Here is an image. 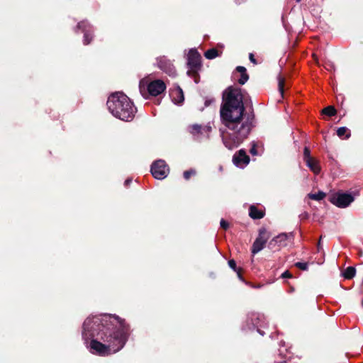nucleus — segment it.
Wrapping results in <instances>:
<instances>
[{"instance_id":"nucleus-1","label":"nucleus","mask_w":363,"mask_h":363,"mask_svg":"<svg viewBox=\"0 0 363 363\" xmlns=\"http://www.w3.org/2000/svg\"><path fill=\"white\" fill-rule=\"evenodd\" d=\"M82 328L83 338L91 340V352L100 356L118 352L125 346L130 335V325L116 315L88 317Z\"/></svg>"},{"instance_id":"nucleus-2","label":"nucleus","mask_w":363,"mask_h":363,"mask_svg":"<svg viewBox=\"0 0 363 363\" xmlns=\"http://www.w3.org/2000/svg\"><path fill=\"white\" fill-rule=\"evenodd\" d=\"M242 92H223V103L220 109L222 123L232 130L223 137L224 145L229 150L238 147L249 135L254 115L245 116Z\"/></svg>"},{"instance_id":"nucleus-3","label":"nucleus","mask_w":363,"mask_h":363,"mask_svg":"<svg viewBox=\"0 0 363 363\" xmlns=\"http://www.w3.org/2000/svg\"><path fill=\"white\" fill-rule=\"evenodd\" d=\"M106 105L115 117L125 121H132L136 112L133 103L124 92H112Z\"/></svg>"},{"instance_id":"nucleus-4","label":"nucleus","mask_w":363,"mask_h":363,"mask_svg":"<svg viewBox=\"0 0 363 363\" xmlns=\"http://www.w3.org/2000/svg\"><path fill=\"white\" fill-rule=\"evenodd\" d=\"M201 55L196 49H191L188 53L187 65L188 75L194 78L195 83H198V71L201 69Z\"/></svg>"},{"instance_id":"nucleus-5","label":"nucleus","mask_w":363,"mask_h":363,"mask_svg":"<svg viewBox=\"0 0 363 363\" xmlns=\"http://www.w3.org/2000/svg\"><path fill=\"white\" fill-rule=\"evenodd\" d=\"M270 237L271 233L269 231H268L264 227L260 228L258 231V236L254 241L251 247V252L252 255H255L260 252L264 247Z\"/></svg>"},{"instance_id":"nucleus-6","label":"nucleus","mask_w":363,"mask_h":363,"mask_svg":"<svg viewBox=\"0 0 363 363\" xmlns=\"http://www.w3.org/2000/svg\"><path fill=\"white\" fill-rule=\"evenodd\" d=\"M169 171L168 165L162 160L154 162L151 165V174L157 179H163L167 177Z\"/></svg>"},{"instance_id":"nucleus-7","label":"nucleus","mask_w":363,"mask_h":363,"mask_svg":"<svg viewBox=\"0 0 363 363\" xmlns=\"http://www.w3.org/2000/svg\"><path fill=\"white\" fill-rule=\"evenodd\" d=\"M329 201L339 208H345L354 201V197L350 194L337 193L333 194Z\"/></svg>"},{"instance_id":"nucleus-8","label":"nucleus","mask_w":363,"mask_h":363,"mask_svg":"<svg viewBox=\"0 0 363 363\" xmlns=\"http://www.w3.org/2000/svg\"><path fill=\"white\" fill-rule=\"evenodd\" d=\"M140 91H144L147 87V91H165L166 85L162 80L157 79L150 82L148 78H144L140 80Z\"/></svg>"},{"instance_id":"nucleus-9","label":"nucleus","mask_w":363,"mask_h":363,"mask_svg":"<svg viewBox=\"0 0 363 363\" xmlns=\"http://www.w3.org/2000/svg\"><path fill=\"white\" fill-rule=\"evenodd\" d=\"M287 239L286 233H280L269 242L267 247L272 250H279L281 247L286 245Z\"/></svg>"},{"instance_id":"nucleus-10","label":"nucleus","mask_w":363,"mask_h":363,"mask_svg":"<svg viewBox=\"0 0 363 363\" xmlns=\"http://www.w3.org/2000/svg\"><path fill=\"white\" fill-rule=\"evenodd\" d=\"M233 162L238 167L242 164L246 165L250 162V157L246 154L245 150L241 149L233 155Z\"/></svg>"},{"instance_id":"nucleus-11","label":"nucleus","mask_w":363,"mask_h":363,"mask_svg":"<svg viewBox=\"0 0 363 363\" xmlns=\"http://www.w3.org/2000/svg\"><path fill=\"white\" fill-rule=\"evenodd\" d=\"M189 132L193 135H202L203 133H209L211 130V126H202L199 124L190 125L188 127Z\"/></svg>"},{"instance_id":"nucleus-12","label":"nucleus","mask_w":363,"mask_h":363,"mask_svg":"<svg viewBox=\"0 0 363 363\" xmlns=\"http://www.w3.org/2000/svg\"><path fill=\"white\" fill-rule=\"evenodd\" d=\"M77 27H78V28L82 29V31L84 33V44L88 45L92 39V36H91V33H89V31H90L89 24L86 21H82L78 23Z\"/></svg>"},{"instance_id":"nucleus-13","label":"nucleus","mask_w":363,"mask_h":363,"mask_svg":"<svg viewBox=\"0 0 363 363\" xmlns=\"http://www.w3.org/2000/svg\"><path fill=\"white\" fill-rule=\"evenodd\" d=\"M145 99L153 101L155 104H160V99L165 92H140Z\"/></svg>"},{"instance_id":"nucleus-14","label":"nucleus","mask_w":363,"mask_h":363,"mask_svg":"<svg viewBox=\"0 0 363 363\" xmlns=\"http://www.w3.org/2000/svg\"><path fill=\"white\" fill-rule=\"evenodd\" d=\"M265 215L264 211L258 209L257 207L255 205H251L249 208V216L251 218L256 220V219H261Z\"/></svg>"},{"instance_id":"nucleus-15","label":"nucleus","mask_w":363,"mask_h":363,"mask_svg":"<svg viewBox=\"0 0 363 363\" xmlns=\"http://www.w3.org/2000/svg\"><path fill=\"white\" fill-rule=\"evenodd\" d=\"M169 96L172 102L177 105H180L184 100V92H169Z\"/></svg>"},{"instance_id":"nucleus-16","label":"nucleus","mask_w":363,"mask_h":363,"mask_svg":"<svg viewBox=\"0 0 363 363\" xmlns=\"http://www.w3.org/2000/svg\"><path fill=\"white\" fill-rule=\"evenodd\" d=\"M305 162L307 167L315 174H318L320 172V167L313 157H311L309 160H305Z\"/></svg>"},{"instance_id":"nucleus-17","label":"nucleus","mask_w":363,"mask_h":363,"mask_svg":"<svg viewBox=\"0 0 363 363\" xmlns=\"http://www.w3.org/2000/svg\"><path fill=\"white\" fill-rule=\"evenodd\" d=\"M237 71L240 74V77L238 79L240 84H244L248 80V75L246 73V69L244 67L239 66Z\"/></svg>"},{"instance_id":"nucleus-18","label":"nucleus","mask_w":363,"mask_h":363,"mask_svg":"<svg viewBox=\"0 0 363 363\" xmlns=\"http://www.w3.org/2000/svg\"><path fill=\"white\" fill-rule=\"evenodd\" d=\"M356 273V269L354 267L350 266L347 267L342 272V276L346 279H352Z\"/></svg>"},{"instance_id":"nucleus-19","label":"nucleus","mask_w":363,"mask_h":363,"mask_svg":"<svg viewBox=\"0 0 363 363\" xmlns=\"http://www.w3.org/2000/svg\"><path fill=\"white\" fill-rule=\"evenodd\" d=\"M337 135L340 138L345 135V138L348 139L351 136L350 130L346 127H340L337 130Z\"/></svg>"},{"instance_id":"nucleus-20","label":"nucleus","mask_w":363,"mask_h":363,"mask_svg":"<svg viewBox=\"0 0 363 363\" xmlns=\"http://www.w3.org/2000/svg\"><path fill=\"white\" fill-rule=\"evenodd\" d=\"M308 196L309 199L315 201H320L323 199L326 196V194L323 191H319L318 193L315 194H308Z\"/></svg>"},{"instance_id":"nucleus-21","label":"nucleus","mask_w":363,"mask_h":363,"mask_svg":"<svg viewBox=\"0 0 363 363\" xmlns=\"http://www.w3.org/2000/svg\"><path fill=\"white\" fill-rule=\"evenodd\" d=\"M322 114L328 116H334L337 113V111L333 106H328L323 108L321 111Z\"/></svg>"},{"instance_id":"nucleus-22","label":"nucleus","mask_w":363,"mask_h":363,"mask_svg":"<svg viewBox=\"0 0 363 363\" xmlns=\"http://www.w3.org/2000/svg\"><path fill=\"white\" fill-rule=\"evenodd\" d=\"M204 56L207 59L212 60L218 56V52L215 48L209 49L205 52Z\"/></svg>"},{"instance_id":"nucleus-23","label":"nucleus","mask_w":363,"mask_h":363,"mask_svg":"<svg viewBox=\"0 0 363 363\" xmlns=\"http://www.w3.org/2000/svg\"><path fill=\"white\" fill-rule=\"evenodd\" d=\"M278 91H284V89H289V87L286 84L285 79L279 76L278 78Z\"/></svg>"},{"instance_id":"nucleus-24","label":"nucleus","mask_w":363,"mask_h":363,"mask_svg":"<svg viewBox=\"0 0 363 363\" xmlns=\"http://www.w3.org/2000/svg\"><path fill=\"white\" fill-rule=\"evenodd\" d=\"M196 172L194 169H190L189 170L184 171L183 173L184 178L186 180H189L191 176H194Z\"/></svg>"},{"instance_id":"nucleus-25","label":"nucleus","mask_w":363,"mask_h":363,"mask_svg":"<svg viewBox=\"0 0 363 363\" xmlns=\"http://www.w3.org/2000/svg\"><path fill=\"white\" fill-rule=\"evenodd\" d=\"M294 266L296 267H297L298 269L303 270V271L308 270V265L307 262H298L294 264Z\"/></svg>"},{"instance_id":"nucleus-26","label":"nucleus","mask_w":363,"mask_h":363,"mask_svg":"<svg viewBox=\"0 0 363 363\" xmlns=\"http://www.w3.org/2000/svg\"><path fill=\"white\" fill-rule=\"evenodd\" d=\"M312 157L311 156V151L309 147H305L303 150V160H309Z\"/></svg>"},{"instance_id":"nucleus-27","label":"nucleus","mask_w":363,"mask_h":363,"mask_svg":"<svg viewBox=\"0 0 363 363\" xmlns=\"http://www.w3.org/2000/svg\"><path fill=\"white\" fill-rule=\"evenodd\" d=\"M220 227L225 230L229 228L228 222L223 218L220 220Z\"/></svg>"},{"instance_id":"nucleus-28","label":"nucleus","mask_w":363,"mask_h":363,"mask_svg":"<svg viewBox=\"0 0 363 363\" xmlns=\"http://www.w3.org/2000/svg\"><path fill=\"white\" fill-rule=\"evenodd\" d=\"M228 265L234 271H237V269H238V268H237L236 262L234 259H230L228 261Z\"/></svg>"},{"instance_id":"nucleus-29","label":"nucleus","mask_w":363,"mask_h":363,"mask_svg":"<svg viewBox=\"0 0 363 363\" xmlns=\"http://www.w3.org/2000/svg\"><path fill=\"white\" fill-rule=\"evenodd\" d=\"M324 67L328 71H332L334 69V65L330 62H325Z\"/></svg>"},{"instance_id":"nucleus-30","label":"nucleus","mask_w":363,"mask_h":363,"mask_svg":"<svg viewBox=\"0 0 363 363\" xmlns=\"http://www.w3.org/2000/svg\"><path fill=\"white\" fill-rule=\"evenodd\" d=\"M250 152L252 155H257V146H256V145L255 143H253L252 147L250 148Z\"/></svg>"},{"instance_id":"nucleus-31","label":"nucleus","mask_w":363,"mask_h":363,"mask_svg":"<svg viewBox=\"0 0 363 363\" xmlns=\"http://www.w3.org/2000/svg\"><path fill=\"white\" fill-rule=\"evenodd\" d=\"M281 278H291L292 274L288 270L285 271L281 276Z\"/></svg>"},{"instance_id":"nucleus-32","label":"nucleus","mask_w":363,"mask_h":363,"mask_svg":"<svg viewBox=\"0 0 363 363\" xmlns=\"http://www.w3.org/2000/svg\"><path fill=\"white\" fill-rule=\"evenodd\" d=\"M249 59H250V62H252L254 65H257V62L256 61V60L255 58V56H254V55L252 53L250 54Z\"/></svg>"},{"instance_id":"nucleus-33","label":"nucleus","mask_w":363,"mask_h":363,"mask_svg":"<svg viewBox=\"0 0 363 363\" xmlns=\"http://www.w3.org/2000/svg\"><path fill=\"white\" fill-rule=\"evenodd\" d=\"M165 71L167 72V70H165ZM168 72L170 75H174L175 74V70H174V67H169Z\"/></svg>"},{"instance_id":"nucleus-34","label":"nucleus","mask_w":363,"mask_h":363,"mask_svg":"<svg viewBox=\"0 0 363 363\" xmlns=\"http://www.w3.org/2000/svg\"><path fill=\"white\" fill-rule=\"evenodd\" d=\"M237 272V274L238 276V277L240 279H242V269L241 268H238L237 269V271H235Z\"/></svg>"},{"instance_id":"nucleus-35","label":"nucleus","mask_w":363,"mask_h":363,"mask_svg":"<svg viewBox=\"0 0 363 363\" xmlns=\"http://www.w3.org/2000/svg\"><path fill=\"white\" fill-rule=\"evenodd\" d=\"M214 102V99H208V100H206L205 101V106H209L211 103Z\"/></svg>"},{"instance_id":"nucleus-36","label":"nucleus","mask_w":363,"mask_h":363,"mask_svg":"<svg viewBox=\"0 0 363 363\" xmlns=\"http://www.w3.org/2000/svg\"><path fill=\"white\" fill-rule=\"evenodd\" d=\"M301 218L303 219H307L308 218V213L307 212H304L301 215Z\"/></svg>"},{"instance_id":"nucleus-37","label":"nucleus","mask_w":363,"mask_h":363,"mask_svg":"<svg viewBox=\"0 0 363 363\" xmlns=\"http://www.w3.org/2000/svg\"><path fill=\"white\" fill-rule=\"evenodd\" d=\"M132 182V179H127L125 181V186H128L130 183Z\"/></svg>"},{"instance_id":"nucleus-38","label":"nucleus","mask_w":363,"mask_h":363,"mask_svg":"<svg viewBox=\"0 0 363 363\" xmlns=\"http://www.w3.org/2000/svg\"><path fill=\"white\" fill-rule=\"evenodd\" d=\"M286 93L287 92H284V91L279 92V96H280L281 99H284Z\"/></svg>"},{"instance_id":"nucleus-39","label":"nucleus","mask_w":363,"mask_h":363,"mask_svg":"<svg viewBox=\"0 0 363 363\" xmlns=\"http://www.w3.org/2000/svg\"><path fill=\"white\" fill-rule=\"evenodd\" d=\"M225 91H237L236 89H235L233 86H228Z\"/></svg>"},{"instance_id":"nucleus-40","label":"nucleus","mask_w":363,"mask_h":363,"mask_svg":"<svg viewBox=\"0 0 363 363\" xmlns=\"http://www.w3.org/2000/svg\"><path fill=\"white\" fill-rule=\"evenodd\" d=\"M317 247H318V250H320V240H319V242L318 243Z\"/></svg>"},{"instance_id":"nucleus-41","label":"nucleus","mask_w":363,"mask_h":363,"mask_svg":"<svg viewBox=\"0 0 363 363\" xmlns=\"http://www.w3.org/2000/svg\"><path fill=\"white\" fill-rule=\"evenodd\" d=\"M339 96H340L342 99H343V96H342V94H339Z\"/></svg>"},{"instance_id":"nucleus-42","label":"nucleus","mask_w":363,"mask_h":363,"mask_svg":"<svg viewBox=\"0 0 363 363\" xmlns=\"http://www.w3.org/2000/svg\"><path fill=\"white\" fill-rule=\"evenodd\" d=\"M362 253H363V252H362V251H360V252H359V255H362Z\"/></svg>"},{"instance_id":"nucleus-43","label":"nucleus","mask_w":363,"mask_h":363,"mask_svg":"<svg viewBox=\"0 0 363 363\" xmlns=\"http://www.w3.org/2000/svg\"><path fill=\"white\" fill-rule=\"evenodd\" d=\"M178 91H182V89H180V88H179Z\"/></svg>"},{"instance_id":"nucleus-44","label":"nucleus","mask_w":363,"mask_h":363,"mask_svg":"<svg viewBox=\"0 0 363 363\" xmlns=\"http://www.w3.org/2000/svg\"><path fill=\"white\" fill-rule=\"evenodd\" d=\"M301 0H296L297 2H300Z\"/></svg>"}]
</instances>
